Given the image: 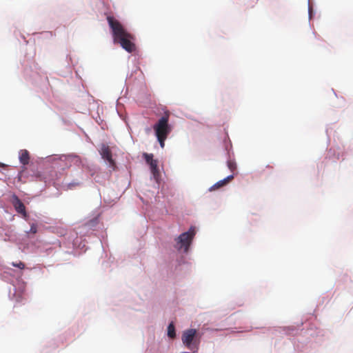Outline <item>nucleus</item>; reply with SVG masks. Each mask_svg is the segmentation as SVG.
<instances>
[{"instance_id": "f257e3e1", "label": "nucleus", "mask_w": 353, "mask_h": 353, "mask_svg": "<svg viewBox=\"0 0 353 353\" xmlns=\"http://www.w3.org/2000/svg\"><path fill=\"white\" fill-rule=\"evenodd\" d=\"M107 21L112 32L114 43H119L128 52H133L136 50L133 41L134 37L128 32L123 26L114 17L108 16Z\"/></svg>"}, {"instance_id": "f03ea898", "label": "nucleus", "mask_w": 353, "mask_h": 353, "mask_svg": "<svg viewBox=\"0 0 353 353\" xmlns=\"http://www.w3.org/2000/svg\"><path fill=\"white\" fill-rule=\"evenodd\" d=\"M154 130L158 141L162 148L165 146V141L172 131V128L168 123V117H161L157 123L154 124Z\"/></svg>"}, {"instance_id": "7ed1b4c3", "label": "nucleus", "mask_w": 353, "mask_h": 353, "mask_svg": "<svg viewBox=\"0 0 353 353\" xmlns=\"http://www.w3.org/2000/svg\"><path fill=\"white\" fill-rule=\"evenodd\" d=\"M196 234L195 230L194 228L191 227L190 230L186 232L182 233L176 239V245L178 249H184V252H187L188 251L189 247L191 244V242Z\"/></svg>"}, {"instance_id": "20e7f679", "label": "nucleus", "mask_w": 353, "mask_h": 353, "mask_svg": "<svg viewBox=\"0 0 353 353\" xmlns=\"http://www.w3.org/2000/svg\"><path fill=\"white\" fill-rule=\"evenodd\" d=\"M196 334L197 331L195 329H188L183 332L181 340L186 347L192 349V346L194 344Z\"/></svg>"}, {"instance_id": "39448f33", "label": "nucleus", "mask_w": 353, "mask_h": 353, "mask_svg": "<svg viewBox=\"0 0 353 353\" xmlns=\"http://www.w3.org/2000/svg\"><path fill=\"white\" fill-rule=\"evenodd\" d=\"M100 154L102 158L107 161L110 163V165L112 167V168L114 170L115 162L112 159V152L109 146L104 144L102 145L100 150Z\"/></svg>"}, {"instance_id": "423d86ee", "label": "nucleus", "mask_w": 353, "mask_h": 353, "mask_svg": "<svg viewBox=\"0 0 353 353\" xmlns=\"http://www.w3.org/2000/svg\"><path fill=\"white\" fill-rule=\"evenodd\" d=\"M12 204L18 213L23 214L24 216H26L27 214L26 211V207L22 201L16 195L13 196Z\"/></svg>"}, {"instance_id": "0eeeda50", "label": "nucleus", "mask_w": 353, "mask_h": 353, "mask_svg": "<svg viewBox=\"0 0 353 353\" xmlns=\"http://www.w3.org/2000/svg\"><path fill=\"white\" fill-rule=\"evenodd\" d=\"M234 178L233 175H230L228 177L225 178L223 180H221L213 185L210 188V191H212L216 189H219L224 185H225L228 183H229Z\"/></svg>"}, {"instance_id": "6e6552de", "label": "nucleus", "mask_w": 353, "mask_h": 353, "mask_svg": "<svg viewBox=\"0 0 353 353\" xmlns=\"http://www.w3.org/2000/svg\"><path fill=\"white\" fill-rule=\"evenodd\" d=\"M29 159L30 156L28 151L26 150H21L19 152V161L21 163L24 165H28L29 163Z\"/></svg>"}, {"instance_id": "1a4fd4ad", "label": "nucleus", "mask_w": 353, "mask_h": 353, "mask_svg": "<svg viewBox=\"0 0 353 353\" xmlns=\"http://www.w3.org/2000/svg\"><path fill=\"white\" fill-rule=\"evenodd\" d=\"M168 336L171 339L176 337L175 327L172 322L168 327Z\"/></svg>"}, {"instance_id": "9d476101", "label": "nucleus", "mask_w": 353, "mask_h": 353, "mask_svg": "<svg viewBox=\"0 0 353 353\" xmlns=\"http://www.w3.org/2000/svg\"><path fill=\"white\" fill-rule=\"evenodd\" d=\"M149 165H150L152 173L155 176L159 172L157 161L155 159H153Z\"/></svg>"}, {"instance_id": "9b49d317", "label": "nucleus", "mask_w": 353, "mask_h": 353, "mask_svg": "<svg viewBox=\"0 0 353 353\" xmlns=\"http://www.w3.org/2000/svg\"><path fill=\"white\" fill-rule=\"evenodd\" d=\"M11 264L12 266L17 267L21 270H23L26 268V265L21 261H19V262H16V263L12 262Z\"/></svg>"}, {"instance_id": "f8f14e48", "label": "nucleus", "mask_w": 353, "mask_h": 353, "mask_svg": "<svg viewBox=\"0 0 353 353\" xmlns=\"http://www.w3.org/2000/svg\"><path fill=\"white\" fill-rule=\"evenodd\" d=\"M143 157H144V159L145 160V161L147 162V163L150 164V162L154 159H153V154H147V153H145L143 154Z\"/></svg>"}, {"instance_id": "ddd939ff", "label": "nucleus", "mask_w": 353, "mask_h": 353, "mask_svg": "<svg viewBox=\"0 0 353 353\" xmlns=\"http://www.w3.org/2000/svg\"><path fill=\"white\" fill-rule=\"evenodd\" d=\"M30 232L32 234H36L37 232V225L35 223L31 224Z\"/></svg>"}, {"instance_id": "4468645a", "label": "nucleus", "mask_w": 353, "mask_h": 353, "mask_svg": "<svg viewBox=\"0 0 353 353\" xmlns=\"http://www.w3.org/2000/svg\"><path fill=\"white\" fill-rule=\"evenodd\" d=\"M228 165L229 169L232 171H233L236 169V165L234 162L228 161Z\"/></svg>"}, {"instance_id": "2eb2a0df", "label": "nucleus", "mask_w": 353, "mask_h": 353, "mask_svg": "<svg viewBox=\"0 0 353 353\" xmlns=\"http://www.w3.org/2000/svg\"><path fill=\"white\" fill-rule=\"evenodd\" d=\"M23 299V296H19V297L17 298V301L20 302V301H22Z\"/></svg>"}, {"instance_id": "dca6fc26", "label": "nucleus", "mask_w": 353, "mask_h": 353, "mask_svg": "<svg viewBox=\"0 0 353 353\" xmlns=\"http://www.w3.org/2000/svg\"><path fill=\"white\" fill-rule=\"evenodd\" d=\"M0 166H3V167H4V166H5V165H4V164H3V163H0Z\"/></svg>"}]
</instances>
